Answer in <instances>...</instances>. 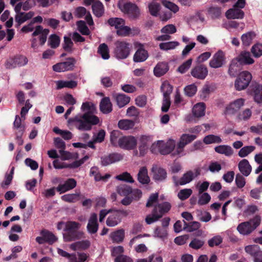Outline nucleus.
<instances>
[{
    "label": "nucleus",
    "instance_id": "41",
    "mask_svg": "<svg viewBox=\"0 0 262 262\" xmlns=\"http://www.w3.org/2000/svg\"><path fill=\"white\" fill-rule=\"evenodd\" d=\"M97 53L103 59H108L110 57L108 47L105 43H101L99 46Z\"/></svg>",
    "mask_w": 262,
    "mask_h": 262
},
{
    "label": "nucleus",
    "instance_id": "35",
    "mask_svg": "<svg viewBox=\"0 0 262 262\" xmlns=\"http://www.w3.org/2000/svg\"><path fill=\"white\" fill-rule=\"evenodd\" d=\"M138 180L143 184H147L150 179L147 174V169L145 167H141L138 174Z\"/></svg>",
    "mask_w": 262,
    "mask_h": 262
},
{
    "label": "nucleus",
    "instance_id": "3",
    "mask_svg": "<svg viewBox=\"0 0 262 262\" xmlns=\"http://www.w3.org/2000/svg\"><path fill=\"white\" fill-rule=\"evenodd\" d=\"M261 220L260 216L256 215L248 221L239 224L237 227V230L241 234L249 235L259 226Z\"/></svg>",
    "mask_w": 262,
    "mask_h": 262
},
{
    "label": "nucleus",
    "instance_id": "28",
    "mask_svg": "<svg viewBox=\"0 0 262 262\" xmlns=\"http://www.w3.org/2000/svg\"><path fill=\"white\" fill-rule=\"evenodd\" d=\"M100 111L105 114H107L112 111V104L108 97L103 98L99 105Z\"/></svg>",
    "mask_w": 262,
    "mask_h": 262
},
{
    "label": "nucleus",
    "instance_id": "15",
    "mask_svg": "<svg viewBox=\"0 0 262 262\" xmlns=\"http://www.w3.org/2000/svg\"><path fill=\"white\" fill-rule=\"evenodd\" d=\"M151 136L142 135L139 139V150L140 156L143 157L148 149V145L152 142Z\"/></svg>",
    "mask_w": 262,
    "mask_h": 262
},
{
    "label": "nucleus",
    "instance_id": "42",
    "mask_svg": "<svg viewBox=\"0 0 262 262\" xmlns=\"http://www.w3.org/2000/svg\"><path fill=\"white\" fill-rule=\"evenodd\" d=\"M34 14V13L32 11H30L28 13L20 12L19 13H17V26L31 19Z\"/></svg>",
    "mask_w": 262,
    "mask_h": 262
},
{
    "label": "nucleus",
    "instance_id": "55",
    "mask_svg": "<svg viewBox=\"0 0 262 262\" xmlns=\"http://www.w3.org/2000/svg\"><path fill=\"white\" fill-rule=\"evenodd\" d=\"M115 179L117 180L124 181L130 183H133L134 182V180L130 174L126 171L116 176Z\"/></svg>",
    "mask_w": 262,
    "mask_h": 262
},
{
    "label": "nucleus",
    "instance_id": "56",
    "mask_svg": "<svg viewBox=\"0 0 262 262\" xmlns=\"http://www.w3.org/2000/svg\"><path fill=\"white\" fill-rule=\"evenodd\" d=\"M196 213L198 219L202 222H208L211 219V215L208 212L198 210Z\"/></svg>",
    "mask_w": 262,
    "mask_h": 262
},
{
    "label": "nucleus",
    "instance_id": "52",
    "mask_svg": "<svg viewBox=\"0 0 262 262\" xmlns=\"http://www.w3.org/2000/svg\"><path fill=\"white\" fill-rule=\"evenodd\" d=\"M179 45V42L178 41H169L160 43L159 48L162 50L167 51L169 50L174 49L176 47H177Z\"/></svg>",
    "mask_w": 262,
    "mask_h": 262
},
{
    "label": "nucleus",
    "instance_id": "27",
    "mask_svg": "<svg viewBox=\"0 0 262 262\" xmlns=\"http://www.w3.org/2000/svg\"><path fill=\"white\" fill-rule=\"evenodd\" d=\"M159 146V152L161 154L166 155L170 154L176 147V143L173 140H168L166 144Z\"/></svg>",
    "mask_w": 262,
    "mask_h": 262
},
{
    "label": "nucleus",
    "instance_id": "14",
    "mask_svg": "<svg viewBox=\"0 0 262 262\" xmlns=\"http://www.w3.org/2000/svg\"><path fill=\"white\" fill-rule=\"evenodd\" d=\"M208 71L207 67L203 64H199L191 71V75L198 79L203 80L207 76Z\"/></svg>",
    "mask_w": 262,
    "mask_h": 262
},
{
    "label": "nucleus",
    "instance_id": "40",
    "mask_svg": "<svg viewBox=\"0 0 262 262\" xmlns=\"http://www.w3.org/2000/svg\"><path fill=\"white\" fill-rule=\"evenodd\" d=\"M122 133L118 130H114L111 133L110 140L112 145L117 146L119 144L120 139L123 137Z\"/></svg>",
    "mask_w": 262,
    "mask_h": 262
},
{
    "label": "nucleus",
    "instance_id": "57",
    "mask_svg": "<svg viewBox=\"0 0 262 262\" xmlns=\"http://www.w3.org/2000/svg\"><path fill=\"white\" fill-rule=\"evenodd\" d=\"M73 45V42L71 38L65 36L64 37L63 43H62L63 50L67 52H72Z\"/></svg>",
    "mask_w": 262,
    "mask_h": 262
},
{
    "label": "nucleus",
    "instance_id": "19",
    "mask_svg": "<svg viewBox=\"0 0 262 262\" xmlns=\"http://www.w3.org/2000/svg\"><path fill=\"white\" fill-rule=\"evenodd\" d=\"M49 33V30L48 29H43L41 26L38 25L36 27L35 31L32 33V36H36L39 35V40L40 44L43 46L47 40V35Z\"/></svg>",
    "mask_w": 262,
    "mask_h": 262
},
{
    "label": "nucleus",
    "instance_id": "33",
    "mask_svg": "<svg viewBox=\"0 0 262 262\" xmlns=\"http://www.w3.org/2000/svg\"><path fill=\"white\" fill-rule=\"evenodd\" d=\"M214 150L218 154H223L227 157H230L233 154V150L231 147L227 145L217 146L214 148Z\"/></svg>",
    "mask_w": 262,
    "mask_h": 262
},
{
    "label": "nucleus",
    "instance_id": "60",
    "mask_svg": "<svg viewBox=\"0 0 262 262\" xmlns=\"http://www.w3.org/2000/svg\"><path fill=\"white\" fill-rule=\"evenodd\" d=\"M148 8L150 14L157 16L161 9V5L158 3L153 2L149 5Z\"/></svg>",
    "mask_w": 262,
    "mask_h": 262
},
{
    "label": "nucleus",
    "instance_id": "37",
    "mask_svg": "<svg viewBox=\"0 0 262 262\" xmlns=\"http://www.w3.org/2000/svg\"><path fill=\"white\" fill-rule=\"evenodd\" d=\"M56 83L57 85L56 89L57 90H60L63 88L73 89L77 85V82L72 80L70 81L58 80Z\"/></svg>",
    "mask_w": 262,
    "mask_h": 262
},
{
    "label": "nucleus",
    "instance_id": "32",
    "mask_svg": "<svg viewBox=\"0 0 262 262\" xmlns=\"http://www.w3.org/2000/svg\"><path fill=\"white\" fill-rule=\"evenodd\" d=\"M94 14L97 17H101L104 13L103 5L100 1H95L92 6Z\"/></svg>",
    "mask_w": 262,
    "mask_h": 262
},
{
    "label": "nucleus",
    "instance_id": "49",
    "mask_svg": "<svg viewBox=\"0 0 262 262\" xmlns=\"http://www.w3.org/2000/svg\"><path fill=\"white\" fill-rule=\"evenodd\" d=\"M255 37V34L254 32H249L244 34L241 37L243 44L244 46H249L252 43V41Z\"/></svg>",
    "mask_w": 262,
    "mask_h": 262
},
{
    "label": "nucleus",
    "instance_id": "17",
    "mask_svg": "<svg viewBox=\"0 0 262 262\" xmlns=\"http://www.w3.org/2000/svg\"><path fill=\"white\" fill-rule=\"evenodd\" d=\"M76 185L77 182L74 179L69 178L63 184H59L56 189L60 194H61L74 188Z\"/></svg>",
    "mask_w": 262,
    "mask_h": 262
},
{
    "label": "nucleus",
    "instance_id": "29",
    "mask_svg": "<svg viewBox=\"0 0 262 262\" xmlns=\"http://www.w3.org/2000/svg\"><path fill=\"white\" fill-rule=\"evenodd\" d=\"M169 70V66L167 62L158 63L154 70V73L157 77H161L166 74Z\"/></svg>",
    "mask_w": 262,
    "mask_h": 262
},
{
    "label": "nucleus",
    "instance_id": "11",
    "mask_svg": "<svg viewBox=\"0 0 262 262\" xmlns=\"http://www.w3.org/2000/svg\"><path fill=\"white\" fill-rule=\"evenodd\" d=\"M226 63V57L225 53L222 50H219L213 56L209 61L210 67L217 69L222 67Z\"/></svg>",
    "mask_w": 262,
    "mask_h": 262
},
{
    "label": "nucleus",
    "instance_id": "38",
    "mask_svg": "<svg viewBox=\"0 0 262 262\" xmlns=\"http://www.w3.org/2000/svg\"><path fill=\"white\" fill-rule=\"evenodd\" d=\"M194 178L192 171L189 170L184 173L181 178L179 181L177 182L176 185H184L190 182Z\"/></svg>",
    "mask_w": 262,
    "mask_h": 262
},
{
    "label": "nucleus",
    "instance_id": "59",
    "mask_svg": "<svg viewBox=\"0 0 262 262\" xmlns=\"http://www.w3.org/2000/svg\"><path fill=\"white\" fill-rule=\"evenodd\" d=\"M199 198L198 203L200 205H205L207 204L211 200V196L207 192H204L199 194Z\"/></svg>",
    "mask_w": 262,
    "mask_h": 262
},
{
    "label": "nucleus",
    "instance_id": "18",
    "mask_svg": "<svg viewBox=\"0 0 262 262\" xmlns=\"http://www.w3.org/2000/svg\"><path fill=\"white\" fill-rule=\"evenodd\" d=\"M244 104V99H237L226 106L225 113L226 114H234L240 109Z\"/></svg>",
    "mask_w": 262,
    "mask_h": 262
},
{
    "label": "nucleus",
    "instance_id": "39",
    "mask_svg": "<svg viewBox=\"0 0 262 262\" xmlns=\"http://www.w3.org/2000/svg\"><path fill=\"white\" fill-rule=\"evenodd\" d=\"M115 99L117 105L121 108L128 104L130 101V98L125 94H118L116 95Z\"/></svg>",
    "mask_w": 262,
    "mask_h": 262
},
{
    "label": "nucleus",
    "instance_id": "5",
    "mask_svg": "<svg viewBox=\"0 0 262 262\" xmlns=\"http://www.w3.org/2000/svg\"><path fill=\"white\" fill-rule=\"evenodd\" d=\"M118 7L124 14H127L132 19H136L140 15V9L136 4L130 2H119Z\"/></svg>",
    "mask_w": 262,
    "mask_h": 262
},
{
    "label": "nucleus",
    "instance_id": "62",
    "mask_svg": "<svg viewBox=\"0 0 262 262\" xmlns=\"http://www.w3.org/2000/svg\"><path fill=\"white\" fill-rule=\"evenodd\" d=\"M196 91L197 87L194 84L188 85L184 88L185 94L189 97L194 95Z\"/></svg>",
    "mask_w": 262,
    "mask_h": 262
},
{
    "label": "nucleus",
    "instance_id": "53",
    "mask_svg": "<svg viewBox=\"0 0 262 262\" xmlns=\"http://www.w3.org/2000/svg\"><path fill=\"white\" fill-rule=\"evenodd\" d=\"M160 218H161V214H158L156 209H153L151 214L146 217L145 221L147 224H151L158 221Z\"/></svg>",
    "mask_w": 262,
    "mask_h": 262
},
{
    "label": "nucleus",
    "instance_id": "48",
    "mask_svg": "<svg viewBox=\"0 0 262 262\" xmlns=\"http://www.w3.org/2000/svg\"><path fill=\"white\" fill-rule=\"evenodd\" d=\"M107 23L112 27H115L117 30L119 29L124 25L123 19L118 17L110 18L107 20Z\"/></svg>",
    "mask_w": 262,
    "mask_h": 262
},
{
    "label": "nucleus",
    "instance_id": "1",
    "mask_svg": "<svg viewBox=\"0 0 262 262\" xmlns=\"http://www.w3.org/2000/svg\"><path fill=\"white\" fill-rule=\"evenodd\" d=\"M81 110L84 113L70 118L68 121V124H73L81 131L91 130L93 126L97 125L100 122L99 118L95 115L96 113V106L92 102H85L82 103Z\"/></svg>",
    "mask_w": 262,
    "mask_h": 262
},
{
    "label": "nucleus",
    "instance_id": "21",
    "mask_svg": "<svg viewBox=\"0 0 262 262\" xmlns=\"http://www.w3.org/2000/svg\"><path fill=\"white\" fill-rule=\"evenodd\" d=\"M245 13L243 10L234 6L226 12V16L228 19H242Z\"/></svg>",
    "mask_w": 262,
    "mask_h": 262
},
{
    "label": "nucleus",
    "instance_id": "43",
    "mask_svg": "<svg viewBox=\"0 0 262 262\" xmlns=\"http://www.w3.org/2000/svg\"><path fill=\"white\" fill-rule=\"evenodd\" d=\"M135 122L130 120L122 119L119 121L118 123V127L123 130H128L134 127Z\"/></svg>",
    "mask_w": 262,
    "mask_h": 262
},
{
    "label": "nucleus",
    "instance_id": "54",
    "mask_svg": "<svg viewBox=\"0 0 262 262\" xmlns=\"http://www.w3.org/2000/svg\"><path fill=\"white\" fill-rule=\"evenodd\" d=\"M80 193L66 194L61 196V199L68 203H75L79 200Z\"/></svg>",
    "mask_w": 262,
    "mask_h": 262
},
{
    "label": "nucleus",
    "instance_id": "9",
    "mask_svg": "<svg viewBox=\"0 0 262 262\" xmlns=\"http://www.w3.org/2000/svg\"><path fill=\"white\" fill-rule=\"evenodd\" d=\"M76 60L74 57H69L66 61L57 63L53 66V70L56 72L72 71L74 69Z\"/></svg>",
    "mask_w": 262,
    "mask_h": 262
},
{
    "label": "nucleus",
    "instance_id": "51",
    "mask_svg": "<svg viewBox=\"0 0 262 262\" xmlns=\"http://www.w3.org/2000/svg\"><path fill=\"white\" fill-rule=\"evenodd\" d=\"M60 37L55 34H51L48 39V44L52 49L57 48L60 44Z\"/></svg>",
    "mask_w": 262,
    "mask_h": 262
},
{
    "label": "nucleus",
    "instance_id": "12",
    "mask_svg": "<svg viewBox=\"0 0 262 262\" xmlns=\"http://www.w3.org/2000/svg\"><path fill=\"white\" fill-rule=\"evenodd\" d=\"M137 144L136 139L132 136H123L121 139H120L118 146L120 148L127 150L134 149Z\"/></svg>",
    "mask_w": 262,
    "mask_h": 262
},
{
    "label": "nucleus",
    "instance_id": "63",
    "mask_svg": "<svg viewBox=\"0 0 262 262\" xmlns=\"http://www.w3.org/2000/svg\"><path fill=\"white\" fill-rule=\"evenodd\" d=\"M192 62V59L189 58L185 62L183 63L178 68V71L182 74L186 73L190 68Z\"/></svg>",
    "mask_w": 262,
    "mask_h": 262
},
{
    "label": "nucleus",
    "instance_id": "8",
    "mask_svg": "<svg viewBox=\"0 0 262 262\" xmlns=\"http://www.w3.org/2000/svg\"><path fill=\"white\" fill-rule=\"evenodd\" d=\"M196 138L194 135L183 134L180 138L179 142L177 145L176 150L173 153V155L180 156L183 152L185 146L192 142Z\"/></svg>",
    "mask_w": 262,
    "mask_h": 262
},
{
    "label": "nucleus",
    "instance_id": "10",
    "mask_svg": "<svg viewBox=\"0 0 262 262\" xmlns=\"http://www.w3.org/2000/svg\"><path fill=\"white\" fill-rule=\"evenodd\" d=\"M40 234L41 236H37L36 238V241L39 244L46 243L49 245H52L57 241V237L52 232L47 229L42 230Z\"/></svg>",
    "mask_w": 262,
    "mask_h": 262
},
{
    "label": "nucleus",
    "instance_id": "23",
    "mask_svg": "<svg viewBox=\"0 0 262 262\" xmlns=\"http://www.w3.org/2000/svg\"><path fill=\"white\" fill-rule=\"evenodd\" d=\"M242 68V65L234 58L230 63L228 73L231 77H235L238 74Z\"/></svg>",
    "mask_w": 262,
    "mask_h": 262
},
{
    "label": "nucleus",
    "instance_id": "26",
    "mask_svg": "<svg viewBox=\"0 0 262 262\" xmlns=\"http://www.w3.org/2000/svg\"><path fill=\"white\" fill-rule=\"evenodd\" d=\"M235 58L237 59L242 66L251 64L254 62V59L251 58L250 53L248 51H242Z\"/></svg>",
    "mask_w": 262,
    "mask_h": 262
},
{
    "label": "nucleus",
    "instance_id": "13",
    "mask_svg": "<svg viewBox=\"0 0 262 262\" xmlns=\"http://www.w3.org/2000/svg\"><path fill=\"white\" fill-rule=\"evenodd\" d=\"M245 250L247 253L253 257L254 262H262V251L258 245L246 246Z\"/></svg>",
    "mask_w": 262,
    "mask_h": 262
},
{
    "label": "nucleus",
    "instance_id": "4",
    "mask_svg": "<svg viewBox=\"0 0 262 262\" xmlns=\"http://www.w3.org/2000/svg\"><path fill=\"white\" fill-rule=\"evenodd\" d=\"M133 46L132 43L124 40H117L115 43L114 54L118 59L127 58L130 53Z\"/></svg>",
    "mask_w": 262,
    "mask_h": 262
},
{
    "label": "nucleus",
    "instance_id": "16",
    "mask_svg": "<svg viewBox=\"0 0 262 262\" xmlns=\"http://www.w3.org/2000/svg\"><path fill=\"white\" fill-rule=\"evenodd\" d=\"M123 156L118 153H112L107 156H102L101 158V163L103 166H106L118 162L123 159Z\"/></svg>",
    "mask_w": 262,
    "mask_h": 262
},
{
    "label": "nucleus",
    "instance_id": "30",
    "mask_svg": "<svg viewBox=\"0 0 262 262\" xmlns=\"http://www.w3.org/2000/svg\"><path fill=\"white\" fill-rule=\"evenodd\" d=\"M238 167L240 172L246 177L248 176L252 170V167L247 159L241 160L238 163Z\"/></svg>",
    "mask_w": 262,
    "mask_h": 262
},
{
    "label": "nucleus",
    "instance_id": "58",
    "mask_svg": "<svg viewBox=\"0 0 262 262\" xmlns=\"http://www.w3.org/2000/svg\"><path fill=\"white\" fill-rule=\"evenodd\" d=\"M255 149V147L254 146H244L239 150L238 155L241 158L245 157L254 151Z\"/></svg>",
    "mask_w": 262,
    "mask_h": 262
},
{
    "label": "nucleus",
    "instance_id": "22",
    "mask_svg": "<svg viewBox=\"0 0 262 262\" xmlns=\"http://www.w3.org/2000/svg\"><path fill=\"white\" fill-rule=\"evenodd\" d=\"M98 226L97 214L96 213H93L91 215L87 225L88 231L91 234H94L97 232Z\"/></svg>",
    "mask_w": 262,
    "mask_h": 262
},
{
    "label": "nucleus",
    "instance_id": "31",
    "mask_svg": "<svg viewBox=\"0 0 262 262\" xmlns=\"http://www.w3.org/2000/svg\"><path fill=\"white\" fill-rule=\"evenodd\" d=\"M206 105L204 102H200L194 105L192 113L194 117L200 118L205 115Z\"/></svg>",
    "mask_w": 262,
    "mask_h": 262
},
{
    "label": "nucleus",
    "instance_id": "20",
    "mask_svg": "<svg viewBox=\"0 0 262 262\" xmlns=\"http://www.w3.org/2000/svg\"><path fill=\"white\" fill-rule=\"evenodd\" d=\"M153 173V179L156 181L162 182L167 178V172L163 168L153 166L151 170Z\"/></svg>",
    "mask_w": 262,
    "mask_h": 262
},
{
    "label": "nucleus",
    "instance_id": "7",
    "mask_svg": "<svg viewBox=\"0 0 262 262\" xmlns=\"http://www.w3.org/2000/svg\"><path fill=\"white\" fill-rule=\"evenodd\" d=\"M252 79L251 74L248 71L240 73L235 81V88L237 91L246 89Z\"/></svg>",
    "mask_w": 262,
    "mask_h": 262
},
{
    "label": "nucleus",
    "instance_id": "24",
    "mask_svg": "<svg viewBox=\"0 0 262 262\" xmlns=\"http://www.w3.org/2000/svg\"><path fill=\"white\" fill-rule=\"evenodd\" d=\"M251 93L254 101L257 104L262 103V85L255 83L252 85Z\"/></svg>",
    "mask_w": 262,
    "mask_h": 262
},
{
    "label": "nucleus",
    "instance_id": "50",
    "mask_svg": "<svg viewBox=\"0 0 262 262\" xmlns=\"http://www.w3.org/2000/svg\"><path fill=\"white\" fill-rule=\"evenodd\" d=\"M184 229H186L188 232H193L199 229L201 227V224L196 221H193L187 223L184 221Z\"/></svg>",
    "mask_w": 262,
    "mask_h": 262
},
{
    "label": "nucleus",
    "instance_id": "34",
    "mask_svg": "<svg viewBox=\"0 0 262 262\" xmlns=\"http://www.w3.org/2000/svg\"><path fill=\"white\" fill-rule=\"evenodd\" d=\"M124 237L125 231L123 229L116 230L110 234V237L114 243H120L122 242Z\"/></svg>",
    "mask_w": 262,
    "mask_h": 262
},
{
    "label": "nucleus",
    "instance_id": "25",
    "mask_svg": "<svg viewBox=\"0 0 262 262\" xmlns=\"http://www.w3.org/2000/svg\"><path fill=\"white\" fill-rule=\"evenodd\" d=\"M148 57V52L141 45L136 51L133 56V61L135 62H141L145 61Z\"/></svg>",
    "mask_w": 262,
    "mask_h": 262
},
{
    "label": "nucleus",
    "instance_id": "45",
    "mask_svg": "<svg viewBox=\"0 0 262 262\" xmlns=\"http://www.w3.org/2000/svg\"><path fill=\"white\" fill-rule=\"evenodd\" d=\"M204 243L203 238L193 237L189 243V246L193 249L198 250L203 247Z\"/></svg>",
    "mask_w": 262,
    "mask_h": 262
},
{
    "label": "nucleus",
    "instance_id": "2",
    "mask_svg": "<svg viewBox=\"0 0 262 262\" xmlns=\"http://www.w3.org/2000/svg\"><path fill=\"white\" fill-rule=\"evenodd\" d=\"M80 227V224L78 222H68L64 229L66 232L63 234L64 241L70 242L81 239L83 236V233L78 230Z\"/></svg>",
    "mask_w": 262,
    "mask_h": 262
},
{
    "label": "nucleus",
    "instance_id": "61",
    "mask_svg": "<svg viewBox=\"0 0 262 262\" xmlns=\"http://www.w3.org/2000/svg\"><path fill=\"white\" fill-rule=\"evenodd\" d=\"M192 191L191 189L185 188L181 189L178 194V198L182 201L188 199L192 194Z\"/></svg>",
    "mask_w": 262,
    "mask_h": 262
},
{
    "label": "nucleus",
    "instance_id": "36",
    "mask_svg": "<svg viewBox=\"0 0 262 262\" xmlns=\"http://www.w3.org/2000/svg\"><path fill=\"white\" fill-rule=\"evenodd\" d=\"M171 206L168 202H165L155 206L154 209H156L158 214H161V217L171 209Z\"/></svg>",
    "mask_w": 262,
    "mask_h": 262
},
{
    "label": "nucleus",
    "instance_id": "46",
    "mask_svg": "<svg viewBox=\"0 0 262 262\" xmlns=\"http://www.w3.org/2000/svg\"><path fill=\"white\" fill-rule=\"evenodd\" d=\"M222 141V140L220 136L212 134L206 136L203 139V142L205 144L220 143Z\"/></svg>",
    "mask_w": 262,
    "mask_h": 262
},
{
    "label": "nucleus",
    "instance_id": "64",
    "mask_svg": "<svg viewBox=\"0 0 262 262\" xmlns=\"http://www.w3.org/2000/svg\"><path fill=\"white\" fill-rule=\"evenodd\" d=\"M251 52L256 58H258L262 55V44L257 43L254 45L251 49Z\"/></svg>",
    "mask_w": 262,
    "mask_h": 262
},
{
    "label": "nucleus",
    "instance_id": "44",
    "mask_svg": "<svg viewBox=\"0 0 262 262\" xmlns=\"http://www.w3.org/2000/svg\"><path fill=\"white\" fill-rule=\"evenodd\" d=\"M116 191L121 196H126L132 192V187L126 184H120L117 187Z\"/></svg>",
    "mask_w": 262,
    "mask_h": 262
},
{
    "label": "nucleus",
    "instance_id": "47",
    "mask_svg": "<svg viewBox=\"0 0 262 262\" xmlns=\"http://www.w3.org/2000/svg\"><path fill=\"white\" fill-rule=\"evenodd\" d=\"M173 90L172 86L167 81H164L161 86V90L163 93V98H170V94Z\"/></svg>",
    "mask_w": 262,
    "mask_h": 262
},
{
    "label": "nucleus",
    "instance_id": "6",
    "mask_svg": "<svg viewBox=\"0 0 262 262\" xmlns=\"http://www.w3.org/2000/svg\"><path fill=\"white\" fill-rule=\"evenodd\" d=\"M129 211L124 209H116L108 216L106 221V224L109 227L117 226L122 220V216H126L129 214Z\"/></svg>",
    "mask_w": 262,
    "mask_h": 262
}]
</instances>
